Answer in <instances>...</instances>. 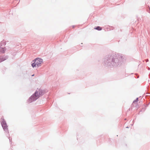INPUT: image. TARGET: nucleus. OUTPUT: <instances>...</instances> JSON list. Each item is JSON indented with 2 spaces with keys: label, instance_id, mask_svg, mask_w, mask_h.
I'll list each match as a JSON object with an SVG mask.
<instances>
[{
  "label": "nucleus",
  "instance_id": "obj_1",
  "mask_svg": "<svg viewBox=\"0 0 150 150\" xmlns=\"http://www.w3.org/2000/svg\"><path fill=\"white\" fill-rule=\"evenodd\" d=\"M44 93V92H42V91L40 89L37 90L35 93L29 99V101L30 102L35 100L37 99L40 95H42Z\"/></svg>",
  "mask_w": 150,
  "mask_h": 150
},
{
  "label": "nucleus",
  "instance_id": "obj_2",
  "mask_svg": "<svg viewBox=\"0 0 150 150\" xmlns=\"http://www.w3.org/2000/svg\"><path fill=\"white\" fill-rule=\"evenodd\" d=\"M33 61L34 62L32 64V66L33 67H39L41 66L42 62V59L41 58H37L35 59Z\"/></svg>",
  "mask_w": 150,
  "mask_h": 150
},
{
  "label": "nucleus",
  "instance_id": "obj_3",
  "mask_svg": "<svg viewBox=\"0 0 150 150\" xmlns=\"http://www.w3.org/2000/svg\"><path fill=\"white\" fill-rule=\"evenodd\" d=\"M3 120L2 121L1 124L2 125V127H3V129L4 130L7 131V124L6 122L3 119Z\"/></svg>",
  "mask_w": 150,
  "mask_h": 150
},
{
  "label": "nucleus",
  "instance_id": "obj_4",
  "mask_svg": "<svg viewBox=\"0 0 150 150\" xmlns=\"http://www.w3.org/2000/svg\"><path fill=\"white\" fill-rule=\"evenodd\" d=\"M94 29H96L99 30H102V28L100 26H97L96 28H95Z\"/></svg>",
  "mask_w": 150,
  "mask_h": 150
},
{
  "label": "nucleus",
  "instance_id": "obj_5",
  "mask_svg": "<svg viewBox=\"0 0 150 150\" xmlns=\"http://www.w3.org/2000/svg\"><path fill=\"white\" fill-rule=\"evenodd\" d=\"M0 51H1V52L2 51L3 53H4L5 52V50L4 48H0Z\"/></svg>",
  "mask_w": 150,
  "mask_h": 150
},
{
  "label": "nucleus",
  "instance_id": "obj_6",
  "mask_svg": "<svg viewBox=\"0 0 150 150\" xmlns=\"http://www.w3.org/2000/svg\"><path fill=\"white\" fill-rule=\"evenodd\" d=\"M4 60H5V59H3V60H1V61H0V62L3 61H4Z\"/></svg>",
  "mask_w": 150,
  "mask_h": 150
}]
</instances>
